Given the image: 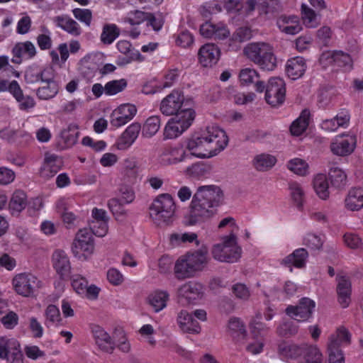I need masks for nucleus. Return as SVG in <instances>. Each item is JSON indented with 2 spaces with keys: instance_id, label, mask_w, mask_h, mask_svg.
Here are the masks:
<instances>
[{
  "instance_id": "f257e3e1",
  "label": "nucleus",
  "mask_w": 363,
  "mask_h": 363,
  "mask_svg": "<svg viewBox=\"0 0 363 363\" xmlns=\"http://www.w3.org/2000/svg\"><path fill=\"white\" fill-rule=\"evenodd\" d=\"M228 143V136L218 125H207L184 140L189 157L199 159L211 158L223 150Z\"/></svg>"
},
{
  "instance_id": "f03ea898",
  "label": "nucleus",
  "mask_w": 363,
  "mask_h": 363,
  "mask_svg": "<svg viewBox=\"0 0 363 363\" xmlns=\"http://www.w3.org/2000/svg\"><path fill=\"white\" fill-rule=\"evenodd\" d=\"M278 354L285 361L293 363H323V355L320 348L313 344L282 342L278 345Z\"/></svg>"
},
{
  "instance_id": "7ed1b4c3",
  "label": "nucleus",
  "mask_w": 363,
  "mask_h": 363,
  "mask_svg": "<svg viewBox=\"0 0 363 363\" xmlns=\"http://www.w3.org/2000/svg\"><path fill=\"white\" fill-rule=\"evenodd\" d=\"M244 55L261 69L272 71L277 66V58L273 46L266 42H252L243 49Z\"/></svg>"
},
{
  "instance_id": "20e7f679",
  "label": "nucleus",
  "mask_w": 363,
  "mask_h": 363,
  "mask_svg": "<svg viewBox=\"0 0 363 363\" xmlns=\"http://www.w3.org/2000/svg\"><path fill=\"white\" fill-rule=\"evenodd\" d=\"M196 118L194 103L186 104L180 111L174 113L167 122L163 131L164 139H175L186 131Z\"/></svg>"
},
{
  "instance_id": "39448f33",
  "label": "nucleus",
  "mask_w": 363,
  "mask_h": 363,
  "mask_svg": "<svg viewBox=\"0 0 363 363\" xmlns=\"http://www.w3.org/2000/svg\"><path fill=\"white\" fill-rule=\"evenodd\" d=\"M177 205L174 198L169 194L157 196L149 207V216L157 225L171 224L175 217Z\"/></svg>"
},
{
  "instance_id": "423d86ee",
  "label": "nucleus",
  "mask_w": 363,
  "mask_h": 363,
  "mask_svg": "<svg viewBox=\"0 0 363 363\" xmlns=\"http://www.w3.org/2000/svg\"><path fill=\"white\" fill-rule=\"evenodd\" d=\"M211 252L214 259L226 263L237 262L242 255V248L234 233L223 235L219 242L212 245Z\"/></svg>"
},
{
  "instance_id": "0eeeda50",
  "label": "nucleus",
  "mask_w": 363,
  "mask_h": 363,
  "mask_svg": "<svg viewBox=\"0 0 363 363\" xmlns=\"http://www.w3.org/2000/svg\"><path fill=\"white\" fill-rule=\"evenodd\" d=\"M11 284L15 294L23 298L35 297L43 285L41 279L31 271L15 274Z\"/></svg>"
},
{
  "instance_id": "6e6552de",
  "label": "nucleus",
  "mask_w": 363,
  "mask_h": 363,
  "mask_svg": "<svg viewBox=\"0 0 363 363\" xmlns=\"http://www.w3.org/2000/svg\"><path fill=\"white\" fill-rule=\"evenodd\" d=\"M73 257L80 262L91 259L95 252L94 239L87 228L79 229L75 234L71 245Z\"/></svg>"
},
{
  "instance_id": "1a4fd4ad",
  "label": "nucleus",
  "mask_w": 363,
  "mask_h": 363,
  "mask_svg": "<svg viewBox=\"0 0 363 363\" xmlns=\"http://www.w3.org/2000/svg\"><path fill=\"white\" fill-rule=\"evenodd\" d=\"M204 295V286L197 281H186L177 289L178 303L182 306L196 305L203 298Z\"/></svg>"
},
{
  "instance_id": "9d476101",
  "label": "nucleus",
  "mask_w": 363,
  "mask_h": 363,
  "mask_svg": "<svg viewBox=\"0 0 363 363\" xmlns=\"http://www.w3.org/2000/svg\"><path fill=\"white\" fill-rule=\"evenodd\" d=\"M215 214L213 208L203 201L193 196L190 205V211L185 216V223L189 226L195 225L205 222Z\"/></svg>"
},
{
  "instance_id": "9b49d317",
  "label": "nucleus",
  "mask_w": 363,
  "mask_h": 363,
  "mask_svg": "<svg viewBox=\"0 0 363 363\" xmlns=\"http://www.w3.org/2000/svg\"><path fill=\"white\" fill-rule=\"evenodd\" d=\"M356 147V136L350 133H344L333 137L329 149L333 155L339 157H346L354 152Z\"/></svg>"
},
{
  "instance_id": "f8f14e48",
  "label": "nucleus",
  "mask_w": 363,
  "mask_h": 363,
  "mask_svg": "<svg viewBox=\"0 0 363 363\" xmlns=\"http://www.w3.org/2000/svg\"><path fill=\"white\" fill-rule=\"evenodd\" d=\"M0 359L6 363H24L21 344L17 339L9 335L0 337Z\"/></svg>"
},
{
  "instance_id": "ddd939ff",
  "label": "nucleus",
  "mask_w": 363,
  "mask_h": 363,
  "mask_svg": "<svg viewBox=\"0 0 363 363\" xmlns=\"http://www.w3.org/2000/svg\"><path fill=\"white\" fill-rule=\"evenodd\" d=\"M193 99L186 97L180 90H173L160 102V110L164 116H172L174 113L182 109L186 104H194Z\"/></svg>"
},
{
  "instance_id": "4468645a",
  "label": "nucleus",
  "mask_w": 363,
  "mask_h": 363,
  "mask_svg": "<svg viewBox=\"0 0 363 363\" xmlns=\"http://www.w3.org/2000/svg\"><path fill=\"white\" fill-rule=\"evenodd\" d=\"M316 304L307 297L301 298L297 305L287 306L285 312L291 318L298 322H307L313 317Z\"/></svg>"
},
{
  "instance_id": "2eb2a0df",
  "label": "nucleus",
  "mask_w": 363,
  "mask_h": 363,
  "mask_svg": "<svg viewBox=\"0 0 363 363\" xmlns=\"http://www.w3.org/2000/svg\"><path fill=\"white\" fill-rule=\"evenodd\" d=\"M285 82L280 77H272L266 86L264 99L272 107H278L283 104L285 100Z\"/></svg>"
},
{
  "instance_id": "dca6fc26",
  "label": "nucleus",
  "mask_w": 363,
  "mask_h": 363,
  "mask_svg": "<svg viewBox=\"0 0 363 363\" xmlns=\"http://www.w3.org/2000/svg\"><path fill=\"white\" fill-rule=\"evenodd\" d=\"M257 0H223L224 9L230 14L246 18L257 9Z\"/></svg>"
},
{
  "instance_id": "f3484780",
  "label": "nucleus",
  "mask_w": 363,
  "mask_h": 363,
  "mask_svg": "<svg viewBox=\"0 0 363 363\" xmlns=\"http://www.w3.org/2000/svg\"><path fill=\"white\" fill-rule=\"evenodd\" d=\"M138 112L137 107L130 103L118 106L110 116V124L114 128H121L130 121Z\"/></svg>"
},
{
  "instance_id": "a211bd4d",
  "label": "nucleus",
  "mask_w": 363,
  "mask_h": 363,
  "mask_svg": "<svg viewBox=\"0 0 363 363\" xmlns=\"http://www.w3.org/2000/svg\"><path fill=\"white\" fill-rule=\"evenodd\" d=\"M194 196L212 208L218 207L224 202V194L216 185H204L199 186Z\"/></svg>"
},
{
  "instance_id": "6ab92c4d",
  "label": "nucleus",
  "mask_w": 363,
  "mask_h": 363,
  "mask_svg": "<svg viewBox=\"0 0 363 363\" xmlns=\"http://www.w3.org/2000/svg\"><path fill=\"white\" fill-rule=\"evenodd\" d=\"M104 59V54L97 52L87 55L81 62L84 67L91 69L92 72L99 70L100 74L104 75L114 72L116 67L113 64L107 63L101 66Z\"/></svg>"
},
{
  "instance_id": "aec40b11",
  "label": "nucleus",
  "mask_w": 363,
  "mask_h": 363,
  "mask_svg": "<svg viewBox=\"0 0 363 363\" xmlns=\"http://www.w3.org/2000/svg\"><path fill=\"white\" fill-rule=\"evenodd\" d=\"M141 130L139 123L130 124L116 140L114 147L120 151L128 150L136 141Z\"/></svg>"
},
{
  "instance_id": "412c9836",
  "label": "nucleus",
  "mask_w": 363,
  "mask_h": 363,
  "mask_svg": "<svg viewBox=\"0 0 363 363\" xmlns=\"http://www.w3.org/2000/svg\"><path fill=\"white\" fill-rule=\"evenodd\" d=\"M226 331L236 346H242L247 337L245 323L239 318H230L227 323Z\"/></svg>"
},
{
  "instance_id": "4be33fe9",
  "label": "nucleus",
  "mask_w": 363,
  "mask_h": 363,
  "mask_svg": "<svg viewBox=\"0 0 363 363\" xmlns=\"http://www.w3.org/2000/svg\"><path fill=\"white\" fill-rule=\"evenodd\" d=\"M200 33L206 38L214 40H224L230 36V30L223 22L207 21L201 26Z\"/></svg>"
},
{
  "instance_id": "5701e85b",
  "label": "nucleus",
  "mask_w": 363,
  "mask_h": 363,
  "mask_svg": "<svg viewBox=\"0 0 363 363\" xmlns=\"http://www.w3.org/2000/svg\"><path fill=\"white\" fill-rule=\"evenodd\" d=\"M177 324L182 333L198 335L201 332V326L194 318L192 313L185 309L179 311L177 315Z\"/></svg>"
},
{
  "instance_id": "b1692460",
  "label": "nucleus",
  "mask_w": 363,
  "mask_h": 363,
  "mask_svg": "<svg viewBox=\"0 0 363 363\" xmlns=\"http://www.w3.org/2000/svg\"><path fill=\"white\" fill-rule=\"evenodd\" d=\"M52 265L57 274L62 279L69 277L71 273V263L67 253L62 250H56L52 255Z\"/></svg>"
},
{
  "instance_id": "393cba45",
  "label": "nucleus",
  "mask_w": 363,
  "mask_h": 363,
  "mask_svg": "<svg viewBox=\"0 0 363 363\" xmlns=\"http://www.w3.org/2000/svg\"><path fill=\"white\" fill-rule=\"evenodd\" d=\"M311 188L315 195L321 201H328L330 197V182L326 174L318 172L314 174L311 182Z\"/></svg>"
},
{
  "instance_id": "a878e982",
  "label": "nucleus",
  "mask_w": 363,
  "mask_h": 363,
  "mask_svg": "<svg viewBox=\"0 0 363 363\" xmlns=\"http://www.w3.org/2000/svg\"><path fill=\"white\" fill-rule=\"evenodd\" d=\"M62 160L55 154L46 153L39 170L40 177L48 179L54 177L62 166Z\"/></svg>"
},
{
  "instance_id": "bb28decb",
  "label": "nucleus",
  "mask_w": 363,
  "mask_h": 363,
  "mask_svg": "<svg viewBox=\"0 0 363 363\" xmlns=\"http://www.w3.org/2000/svg\"><path fill=\"white\" fill-rule=\"evenodd\" d=\"M91 333L99 348L107 353H112L116 347L115 339L101 326L93 325L91 327Z\"/></svg>"
},
{
  "instance_id": "cd10ccee",
  "label": "nucleus",
  "mask_w": 363,
  "mask_h": 363,
  "mask_svg": "<svg viewBox=\"0 0 363 363\" xmlns=\"http://www.w3.org/2000/svg\"><path fill=\"white\" fill-rule=\"evenodd\" d=\"M199 63L205 67H211L215 65L220 57V50L215 44L207 43L199 50Z\"/></svg>"
},
{
  "instance_id": "c85d7f7f",
  "label": "nucleus",
  "mask_w": 363,
  "mask_h": 363,
  "mask_svg": "<svg viewBox=\"0 0 363 363\" xmlns=\"http://www.w3.org/2000/svg\"><path fill=\"white\" fill-rule=\"evenodd\" d=\"M277 26L282 33L296 35L302 30L300 18L296 15H281L277 20Z\"/></svg>"
},
{
  "instance_id": "c756f323",
  "label": "nucleus",
  "mask_w": 363,
  "mask_h": 363,
  "mask_svg": "<svg viewBox=\"0 0 363 363\" xmlns=\"http://www.w3.org/2000/svg\"><path fill=\"white\" fill-rule=\"evenodd\" d=\"M189 157L185 147H169L161 155V162L165 165L175 164L185 161Z\"/></svg>"
},
{
  "instance_id": "7c9ffc66",
  "label": "nucleus",
  "mask_w": 363,
  "mask_h": 363,
  "mask_svg": "<svg viewBox=\"0 0 363 363\" xmlns=\"http://www.w3.org/2000/svg\"><path fill=\"white\" fill-rule=\"evenodd\" d=\"M308 253L304 248L295 250L291 254L286 256L281 261V264L290 268L292 272V267L303 269L306 267Z\"/></svg>"
},
{
  "instance_id": "2f4dec72",
  "label": "nucleus",
  "mask_w": 363,
  "mask_h": 363,
  "mask_svg": "<svg viewBox=\"0 0 363 363\" xmlns=\"http://www.w3.org/2000/svg\"><path fill=\"white\" fill-rule=\"evenodd\" d=\"M344 207L349 211H359L363 208V189L352 188L344 199Z\"/></svg>"
},
{
  "instance_id": "473e14b6",
  "label": "nucleus",
  "mask_w": 363,
  "mask_h": 363,
  "mask_svg": "<svg viewBox=\"0 0 363 363\" xmlns=\"http://www.w3.org/2000/svg\"><path fill=\"white\" fill-rule=\"evenodd\" d=\"M306 68L305 59L299 56L289 59L286 64V74L293 80L301 78L304 74Z\"/></svg>"
},
{
  "instance_id": "72a5a7b5",
  "label": "nucleus",
  "mask_w": 363,
  "mask_h": 363,
  "mask_svg": "<svg viewBox=\"0 0 363 363\" xmlns=\"http://www.w3.org/2000/svg\"><path fill=\"white\" fill-rule=\"evenodd\" d=\"M174 272L176 277L179 279L191 278L196 274L186 254L180 256L177 259Z\"/></svg>"
},
{
  "instance_id": "f704fd0d",
  "label": "nucleus",
  "mask_w": 363,
  "mask_h": 363,
  "mask_svg": "<svg viewBox=\"0 0 363 363\" xmlns=\"http://www.w3.org/2000/svg\"><path fill=\"white\" fill-rule=\"evenodd\" d=\"M186 254L196 273L202 271L209 260L208 249L206 246Z\"/></svg>"
},
{
  "instance_id": "c9c22d12",
  "label": "nucleus",
  "mask_w": 363,
  "mask_h": 363,
  "mask_svg": "<svg viewBox=\"0 0 363 363\" xmlns=\"http://www.w3.org/2000/svg\"><path fill=\"white\" fill-rule=\"evenodd\" d=\"M289 195L291 202L298 209H301L306 199L304 187L298 182H291L289 184Z\"/></svg>"
},
{
  "instance_id": "e433bc0d",
  "label": "nucleus",
  "mask_w": 363,
  "mask_h": 363,
  "mask_svg": "<svg viewBox=\"0 0 363 363\" xmlns=\"http://www.w3.org/2000/svg\"><path fill=\"white\" fill-rule=\"evenodd\" d=\"M56 26L73 36H79L82 28L79 23L68 16H58L53 18Z\"/></svg>"
},
{
  "instance_id": "4c0bfd02",
  "label": "nucleus",
  "mask_w": 363,
  "mask_h": 363,
  "mask_svg": "<svg viewBox=\"0 0 363 363\" xmlns=\"http://www.w3.org/2000/svg\"><path fill=\"white\" fill-rule=\"evenodd\" d=\"M351 335L345 327L338 328L335 333L330 335L328 343L329 348L340 350L339 347L345 346L350 342Z\"/></svg>"
},
{
  "instance_id": "58836bf2",
  "label": "nucleus",
  "mask_w": 363,
  "mask_h": 363,
  "mask_svg": "<svg viewBox=\"0 0 363 363\" xmlns=\"http://www.w3.org/2000/svg\"><path fill=\"white\" fill-rule=\"evenodd\" d=\"M14 57L18 58L16 62H21L22 60L33 58L36 54V48L34 44L30 41L16 43L12 50Z\"/></svg>"
},
{
  "instance_id": "ea45409f",
  "label": "nucleus",
  "mask_w": 363,
  "mask_h": 363,
  "mask_svg": "<svg viewBox=\"0 0 363 363\" xmlns=\"http://www.w3.org/2000/svg\"><path fill=\"white\" fill-rule=\"evenodd\" d=\"M287 169L301 177H305L310 174L311 167L308 162L301 157H294L290 159L286 164Z\"/></svg>"
},
{
  "instance_id": "a19ab883",
  "label": "nucleus",
  "mask_w": 363,
  "mask_h": 363,
  "mask_svg": "<svg viewBox=\"0 0 363 363\" xmlns=\"http://www.w3.org/2000/svg\"><path fill=\"white\" fill-rule=\"evenodd\" d=\"M169 240L172 247H179L187 243H195L196 246L200 245L197 234L193 232L172 233Z\"/></svg>"
},
{
  "instance_id": "79ce46f5",
  "label": "nucleus",
  "mask_w": 363,
  "mask_h": 363,
  "mask_svg": "<svg viewBox=\"0 0 363 363\" xmlns=\"http://www.w3.org/2000/svg\"><path fill=\"white\" fill-rule=\"evenodd\" d=\"M11 89V94L18 101L20 109L28 110L34 107L35 104L34 99L29 96H23L22 90L16 81H13Z\"/></svg>"
},
{
  "instance_id": "37998d69",
  "label": "nucleus",
  "mask_w": 363,
  "mask_h": 363,
  "mask_svg": "<svg viewBox=\"0 0 363 363\" xmlns=\"http://www.w3.org/2000/svg\"><path fill=\"white\" fill-rule=\"evenodd\" d=\"M338 300L342 308H347L350 303L351 282L346 277H340L337 284Z\"/></svg>"
},
{
  "instance_id": "c03bdc74",
  "label": "nucleus",
  "mask_w": 363,
  "mask_h": 363,
  "mask_svg": "<svg viewBox=\"0 0 363 363\" xmlns=\"http://www.w3.org/2000/svg\"><path fill=\"white\" fill-rule=\"evenodd\" d=\"M169 300V294L165 291H155L147 298V302L155 313L166 308Z\"/></svg>"
},
{
  "instance_id": "a18cd8bd",
  "label": "nucleus",
  "mask_w": 363,
  "mask_h": 363,
  "mask_svg": "<svg viewBox=\"0 0 363 363\" xmlns=\"http://www.w3.org/2000/svg\"><path fill=\"white\" fill-rule=\"evenodd\" d=\"M282 9V5L279 0H259L257 2V10L260 16L267 18L272 17Z\"/></svg>"
},
{
  "instance_id": "49530a36",
  "label": "nucleus",
  "mask_w": 363,
  "mask_h": 363,
  "mask_svg": "<svg viewBox=\"0 0 363 363\" xmlns=\"http://www.w3.org/2000/svg\"><path fill=\"white\" fill-rule=\"evenodd\" d=\"M179 71L177 69H170L167 71V73L164 74L163 81L160 85L155 86V89L149 90V86L148 84H146L143 87V92L146 94H155L162 89L169 88L176 82V81L179 78Z\"/></svg>"
},
{
  "instance_id": "de8ad7c7",
  "label": "nucleus",
  "mask_w": 363,
  "mask_h": 363,
  "mask_svg": "<svg viewBox=\"0 0 363 363\" xmlns=\"http://www.w3.org/2000/svg\"><path fill=\"white\" fill-rule=\"evenodd\" d=\"M310 111L303 110L300 116L291 123L290 132L293 135L299 136L307 129L310 122Z\"/></svg>"
},
{
  "instance_id": "09e8293b",
  "label": "nucleus",
  "mask_w": 363,
  "mask_h": 363,
  "mask_svg": "<svg viewBox=\"0 0 363 363\" xmlns=\"http://www.w3.org/2000/svg\"><path fill=\"white\" fill-rule=\"evenodd\" d=\"M161 126V118L159 116H152L147 118L141 126L142 136L151 138L159 131Z\"/></svg>"
},
{
  "instance_id": "8fccbe9b",
  "label": "nucleus",
  "mask_w": 363,
  "mask_h": 363,
  "mask_svg": "<svg viewBox=\"0 0 363 363\" xmlns=\"http://www.w3.org/2000/svg\"><path fill=\"white\" fill-rule=\"evenodd\" d=\"M300 289V286L292 281H286L283 285L281 291L277 290L274 291H264V294L267 296H275L278 298H291L296 294Z\"/></svg>"
},
{
  "instance_id": "3c124183",
  "label": "nucleus",
  "mask_w": 363,
  "mask_h": 363,
  "mask_svg": "<svg viewBox=\"0 0 363 363\" xmlns=\"http://www.w3.org/2000/svg\"><path fill=\"white\" fill-rule=\"evenodd\" d=\"M328 179L334 187L342 188L346 184L347 174L342 168L333 164L329 168Z\"/></svg>"
},
{
  "instance_id": "603ef678",
  "label": "nucleus",
  "mask_w": 363,
  "mask_h": 363,
  "mask_svg": "<svg viewBox=\"0 0 363 363\" xmlns=\"http://www.w3.org/2000/svg\"><path fill=\"white\" fill-rule=\"evenodd\" d=\"M301 17L303 24L308 28H315L320 23V16L306 4L301 5Z\"/></svg>"
},
{
  "instance_id": "864d4df0",
  "label": "nucleus",
  "mask_w": 363,
  "mask_h": 363,
  "mask_svg": "<svg viewBox=\"0 0 363 363\" xmlns=\"http://www.w3.org/2000/svg\"><path fill=\"white\" fill-rule=\"evenodd\" d=\"M277 163L275 156L269 154H259L255 157L253 164L259 171H266L273 167Z\"/></svg>"
},
{
  "instance_id": "5fc2aeb1",
  "label": "nucleus",
  "mask_w": 363,
  "mask_h": 363,
  "mask_svg": "<svg viewBox=\"0 0 363 363\" xmlns=\"http://www.w3.org/2000/svg\"><path fill=\"white\" fill-rule=\"evenodd\" d=\"M52 62L55 65L64 64L69 56V48L67 43H60L57 50H52L50 52Z\"/></svg>"
},
{
  "instance_id": "6e6d98bb",
  "label": "nucleus",
  "mask_w": 363,
  "mask_h": 363,
  "mask_svg": "<svg viewBox=\"0 0 363 363\" xmlns=\"http://www.w3.org/2000/svg\"><path fill=\"white\" fill-rule=\"evenodd\" d=\"M26 205V196L21 191H15L9 202V208L12 214L18 213L25 208Z\"/></svg>"
},
{
  "instance_id": "4d7b16f0",
  "label": "nucleus",
  "mask_w": 363,
  "mask_h": 363,
  "mask_svg": "<svg viewBox=\"0 0 363 363\" xmlns=\"http://www.w3.org/2000/svg\"><path fill=\"white\" fill-rule=\"evenodd\" d=\"M128 83L125 79L109 81L105 84V95L108 96H115L124 91Z\"/></svg>"
},
{
  "instance_id": "13d9d810",
  "label": "nucleus",
  "mask_w": 363,
  "mask_h": 363,
  "mask_svg": "<svg viewBox=\"0 0 363 363\" xmlns=\"http://www.w3.org/2000/svg\"><path fill=\"white\" fill-rule=\"evenodd\" d=\"M87 279L79 274H73L70 277V284L74 292L79 296L82 297L88 286Z\"/></svg>"
},
{
  "instance_id": "bf43d9fd",
  "label": "nucleus",
  "mask_w": 363,
  "mask_h": 363,
  "mask_svg": "<svg viewBox=\"0 0 363 363\" xmlns=\"http://www.w3.org/2000/svg\"><path fill=\"white\" fill-rule=\"evenodd\" d=\"M119 28L116 24H106L103 27L101 40L107 45L111 44L119 35Z\"/></svg>"
},
{
  "instance_id": "052dcab7",
  "label": "nucleus",
  "mask_w": 363,
  "mask_h": 363,
  "mask_svg": "<svg viewBox=\"0 0 363 363\" xmlns=\"http://www.w3.org/2000/svg\"><path fill=\"white\" fill-rule=\"evenodd\" d=\"M233 296L242 301H247L251 296L250 288L244 283L236 282L231 286Z\"/></svg>"
},
{
  "instance_id": "680f3d73",
  "label": "nucleus",
  "mask_w": 363,
  "mask_h": 363,
  "mask_svg": "<svg viewBox=\"0 0 363 363\" xmlns=\"http://www.w3.org/2000/svg\"><path fill=\"white\" fill-rule=\"evenodd\" d=\"M223 9H224L223 0H215L204 3L200 8V12L203 16L208 17L220 12Z\"/></svg>"
},
{
  "instance_id": "e2e57ef3",
  "label": "nucleus",
  "mask_w": 363,
  "mask_h": 363,
  "mask_svg": "<svg viewBox=\"0 0 363 363\" xmlns=\"http://www.w3.org/2000/svg\"><path fill=\"white\" fill-rule=\"evenodd\" d=\"M59 91V86L56 82L47 83L45 86L40 87L37 90V95L39 99L48 100L54 98Z\"/></svg>"
},
{
  "instance_id": "0e129e2a",
  "label": "nucleus",
  "mask_w": 363,
  "mask_h": 363,
  "mask_svg": "<svg viewBox=\"0 0 363 363\" xmlns=\"http://www.w3.org/2000/svg\"><path fill=\"white\" fill-rule=\"evenodd\" d=\"M252 36L251 30L247 27H241L236 30V31L233 34V35L230 38V43L229 45L234 48L237 46V43H241L248 39H250Z\"/></svg>"
},
{
  "instance_id": "69168bd1",
  "label": "nucleus",
  "mask_w": 363,
  "mask_h": 363,
  "mask_svg": "<svg viewBox=\"0 0 363 363\" xmlns=\"http://www.w3.org/2000/svg\"><path fill=\"white\" fill-rule=\"evenodd\" d=\"M140 340L143 341L151 346L156 345V340L155 337V330L150 324L143 325L138 330Z\"/></svg>"
},
{
  "instance_id": "338daca9",
  "label": "nucleus",
  "mask_w": 363,
  "mask_h": 363,
  "mask_svg": "<svg viewBox=\"0 0 363 363\" xmlns=\"http://www.w3.org/2000/svg\"><path fill=\"white\" fill-rule=\"evenodd\" d=\"M252 337H259L262 333L268 330L267 325L262 322V315L257 313L249 323Z\"/></svg>"
},
{
  "instance_id": "774afa93",
  "label": "nucleus",
  "mask_w": 363,
  "mask_h": 363,
  "mask_svg": "<svg viewBox=\"0 0 363 363\" xmlns=\"http://www.w3.org/2000/svg\"><path fill=\"white\" fill-rule=\"evenodd\" d=\"M259 73L255 69L246 67L240 70L239 81L242 85H250L259 79Z\"/></svg>"
}]
</instances>
